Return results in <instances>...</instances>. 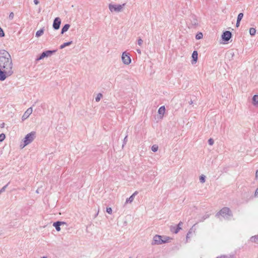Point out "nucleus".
<instances>
[{
  "mask_svg": "<svg viewBox=\"0 0 258 258\" xmlns=\"http://www.w3.org/2000/svg\"><path fill=\"white\" fill-rule=\"evenodd\" d=\"M106 212L109 214H111L112 213V210L111 209V208L110 207H109V208H106Z\"/></svg>",
  "mask_w": 258,
  "mask_h": 258,
  "instance_id": "obj_33",
  "label": "nucleus"
},
{
  "mask_svg": "<svg viewBox=\"0 0 258 258\" xmlns=\"http://www.w3.org/2000/svg\"><path fill=\"white\" fill-rule=\"evenodd\" d=\"M240 22V21H238V20H237L236 24V26L237 27H238L239 26Z\"/></svg>",
  "mask_w": 258,
  "mask_h": 258,
  "instance_id": "obj_39",
  "label": "nucleus"
},
{
  "mask_svg": "<svg viewBox=\"0 0 258 258\" xmlns=\"http://www.w3.org/2000/svg\"><path fill=\"white\" fill-rule=\"evenodd\" d=\"M258 177V170H256L255 173V178H257Z\"/></svg>",
  "mask_w": 258,
  "mask_h": 258,
  "instance_id": "obj_42",
  "label": "nucleus"
},
{
  "mask_svg": "<svg viewBox=\"0 0 258 258\" xmlns=\"http://www.w3.org/2000/svg\"><path fill=\"white\" fill-rule=\"evenodd\" d=\"M66 223L64 222L57 221L54 222L53 226L55 228L56 231H59L60 230V225L64 224Z\"/></svg>",
  "mask_w": 258,
  "mask_h": 258,
  "instance_id": "obj_12",
  "label": "nucleus"
},
{
  "mask_svg": "<svg viewBox=\"0 0 258 258\" xmlns=\"http://www.w3.org/2000/svg\"><path fill=\"white\" fill-rule=\"evenodd\" d=\"M143 40L141 38H139L138 40V45H139L140 46L142 45V44H143Z\"/></svg>",
  "mask_w": 258,
  "mask_h": 258,
  "instance_id": "obj_35",
  "label": "nucleus"
},
{
  "mask_svg": "<svg viewBox=\"0 0 258 258\" xmlns=\"http://www.w3.org/2000/svg\"><path fill=\"white\" fill-rule=\"evenodd\" d=\"M25 146H23L21 148V149H23L24 147H25Z\"/></svg>",
  "mask_w": 258,
  "mask_h": 258,
  "instance_id": "obj_46",
  "label": "nucleus"
},
{
  "mask_svg": "<svg viewBox=\"0 0 258 258\" xmlns=\"http://www.w3.org/2000/svg\"><path fill=\"white\" fill-rule=\"evenodd\" d=\"M208 143H209V145H213L214 144V140L213 139H212V138H210L208 140Z\"/></svg>",
  "mask_w": 258,
  "mask_h": 258,
  "instance_id": "obj_32",
  "label": "nucleus"
},
{
  "mask_svg": "<svg viewBox=\"0 0 258 258\" xmlns=\"http://www.w3.org/2000/svg\"><path fill=\"white\" fill-rule=\"evenodd\" d=\"M203 33L201 32H199V33H197V35H196V38L197 40H199V39H202L203 38Z\"/></svg>",
  "mask_w": 258,
  "mask_h": 258,
  "instance_id": "obj_23",
  "label": "nucleus"
},
{
  "mask_svg": "<svg viewBox=\"0 0 258 258\" xmlns=\"http://www.w3.org/2000/svg\"><path fill=\"white\" fill-rule=\"evenodd\" d=\"M189 104H192L193 103V101L191 100L189 102Z\"/></svg>",
  "mask_w": 258,
  "mask_h": 258,
  "instance_id": "obj_45",
  "label": "nucleus"
},
{
  "mask_svg": "<svg viewBox=\"0 0 258 258\" xmlns=\"http://www.w3.org/2000/svg\"><path fill=\"white\" fill-rule=\"evenodd\" d=\"M127 139V136H126L124 139V144H126V140Z\"/></svg>",
  "mask_w": 258,
  "mask_h": 258,
  "instance_id": "obj_44",
  "label": "nucleus"
},
{
  "mask_svg": "<svg viewBox=\"0 0 258 258\" xmlns=\"http://www.w3.org/2000/svg\"><path fill=\"white\" fill-rule=\"evenodd\" d=\"M169 239V237H163L159 235H156L153 237L151 244L154 245H160L163 243H167Z\"/></svg>",
  "mask_w": 258,
  "mask_h": 258,
  "instance_id": "obj_2",
  "label": "nucleus"
},
{
  "mask_svg": "<svg viewBox=\"0 0 258 258\" xmlns=\"http://www.w3.org/2000/svg\"><path fill=\"white\" fill-rule=\"evenodd\" d=\"M250 240L253 242L258 243V235L252 236L250 238Z\"/></svg>",
  "mask_w": 258,
  "mask_h": 258,
  "instance_id": "obj_21",
  "label": "nucleus"
},
{
  "mask_svg": "<svg viewBox=\"0 0 258 258\" xmlns=\"http://www.w3.org/2000/svg\"><path fill=\"white\" fill-rule=\"evenodd\" d=\"M226 56L229 58H232L234 55V53L232 51H229L226 53Z\"/></svg>",
  "mask_w": 258,
  "mask_h": 258,
  "instance_id": "obj_26",
  "label": "nucleus"
},
{
  "mask_svg": "<svg viewBox=\"0 0 258 258\" xmlns=\"http://www.w3.org/2000/svg\"><path fill=\"white\" fill-rule=\"evenodd\" d=\"M209 216H210L209 214H205L201 218V219L199 220V222H203L205 220L208 218L209 217Z\"/></svg>",
  "mask_w": 258,
  "mask_h": 258,
  "instance_id": "obj_22",
  "label": "nucleus"
},
{
  "mask_svg": "<svg viewBox=\"0 0 258 258\" xmlns=\"http://www.w3.org/2000/svg\"><path fill=\"white\" fill-rule=\"evenodd\" d=\"M198 55V52L197 51H194V52H192V56H191L194 61H195V62L197 61Z\"/></svg>",
  "mask_w": 258,
  "mask_h": 258,
  "instance_id": "obj_17",
  "label": "nucleus"
},
{
  "mask_svg": "<svg viewBox=\"0 0 258 258\" xmlns=\"http://www.w3.org/2000/svg\"><path fill=\"white\" fill-rule=\"evenodd\" d=\"M70 27V24H65L63 27L61 29V34H63L64 33H65L66 32H67L69 28Z\"/></svg>",
  "mask_w": 258,
  "mask_h": 258,
  "instance_id": "obj_13",
  "label": "nucleus"
},
{
  "mask_svg": "<svg viewBox=\"0 0 258 258\" xmlns=\"http://www.w3.org/2000/svg\"><path fill=\"white\" fill-rule=\"evenodd\" d=\"M103 95L101 93H99L97 94V96L95 98V100L96 102H99L101 98L102 97Z\"/></svg>",
  "mask_w": 258,
  "mask_h": 258,
  "instance_id": "obj_25",
  "label": "nucleus"
},
{
  "mask_svg": "<svg viewBox=\"0 0 258 258\" xmlns=\"http://www.w3.org/2000/svg\"><path fill=\"white\" fill-rule=\"evenodd\" d=\"M137 191H135L131 196H130L128 198L126 199V203H132L134 199L135 195H137Z\"/></svg>",
  "mask_w": 258,
  "mask_h": 258,
  "instance_id": "obj_14",
  "label": "nucleus"
},
{
  "mask_svg": "<svg viewBox=\"0 0 258 258\" xmlns=\"http://www.w3.org/2000/svg\"><path fill=\"white\" fill-rule=\"evenodd\" d=\"M258 196V187L256 188L255 191V196Z\"/></svg>",
  "mask_w": 258,
  "mask_h": 258,
  "instance_id": "obj_41",
  "label": "nucleus"
},
{
  "mask_svg": "<svg viewBox=\"0 0 258 258\" xmlns=\"http://www.w3.org/2000/svg\"><path fill=\"white\" fill-rule=\"evenodd\" d=\"M182 224L183 223L180 221L176 226L177 228H181V226L182 225Z\"/></svg>",
  "mask_w": 258,
  "mask_h": 258,
  "instance_id": "obj_38",
  "label": "nucleus"
},
{
  "mask_svg": "<svg viewBox=\"0 0 258 258\" xmlns=\"http://www.w3.org/2000/svg\"><path fill=\"white\" fill-rule=\"evenodd\" d=\"M5 36V33L3 29L0 27V37Z\"/></svg>",
  "mask_w": 258,
  "mask_h": 258,
  "instance_id": "obj_31",
  "label": "nucleus"
},
{
  "mask_svg": "<svg viewBox=\"0 0 258 258\" xmlns=\"http://www.w3.org/2000/svg\"><path fill=\"white\" fill-rule=\"evenodd\" d=\"M191 234V232L190 231H189L188 233L186 234V238L187 239L188 238H190V235Z\"/></svg>",
  "mask_w": 258,
  "mask_h": 258,
  "instance_id": "obj_37",
  "label": "nucleus"
},
{
  "mask_svg": "<svg viewBox=\"0 0 258 258\" xmlns=\"http://www.w3.org/2000/svg\"><path fill=\"white\" fill-rule=\"evenodd\" d=\"M36 138V132H31L28 134L24 138V145H28L31 143Z\"/></svg>",
  "mask_w": 258,
  "mask_h": 258,
  "instance_id": "obj_5",
  "label": "nucleus"
},
{
  "mask_svg": "<svg viewBox=\"0 0 258 258\" xmlns=\"http://www.w3.org/2000/svg\"><path fill=\"white\" fill-rule=\"evenodd\" d=\"M158 146H152L151 150L153 152H155L158 151Z\"/></svg>",
  "mask_w": 258,
  "mask_h": 258,
  "instance_id": "obj_30",
  "label": "nucleus"
},
{
  "mask_svg": "<svg viewBox=\"0 0 258 258\" xmlns=\"http://www.w3.org/2000/svg\"><path fill=\"white\" fill-rule=\"evenodd\" d=\"M6 138V136L4 134H0V142L3 141Z\"/></svg>",
  "mask_w": 258,
  "mask_h": 258,
  "instance_id": "obj_29",
  "label": "nucleus"
},
{
  "mask_svg": "<svg viewBox=\"0 0 258 258\" xmlns=\"http://www.w3.org/2000/svg\"><path fill=\"white\" fill-rule=\"evenodd\" d=\"M181 228H177V226H171L170 231L174 233H177Z\"/></svg>",
  "mask_w": 258,
  "mask_h": 258,
  "instance_id": "obj_15",
  "label": "nucleus"
},
{
  "mask_svg": "<svg viewBox=\"0 0 258 258\" xmlns=\"http://www.w3.org/2000/svg\"><path fill=\"white\" fill-rule=\"evenodd\" d=\"M42 258H47V257H46V256H43V257H42Z\"/></svg>",
  "mask_w": 258,
  "mask_h": 258,
  "instance_id": "obj_47",
  "label": "nucleus"
},
{
  "mask_svg": "<svg viewBox=\"0 0 258 258\" xmlns=\"http://www.w3.org/2000/svg\"><path fill=\"white\" fill-rule=\"evenodd\" d=\"M34 3L35 5H38L39 3V0H34Z\"/></svg>",
  "mask_w": 258,
  "mask_h": 258,
  "instance_id": "obj_40",
  "label": "nucleus"
},
{
  "mask_svg": "<svg viewBox=\"0 0 258 258\" xmlns=\"http://www.w3.org/2000/svg\"><path fill=\"white\" fill-rule=\"evenodd\" d=\"M121 59L123 63L125 64L128 65L131 62V58L125 51L123 52L122 54Z\"/></svg>",
  "mask_w": 258,
  "mask_h": 258,
  "instance_id": "obj_8",
  "label": "nucleus"
},
{
  "mask_svg": "<svg viewBox=\"0 0 258 258\" xmlns=\"http://www.w3.org/2000/svg\"><path fill=\"white\" fill-rule=\"evenodd\" d=\"M165 108L164 106H161L158 111V112L160 115H163L165 113Z\"/></svg>",
  "mask_w": 258,
  "mask_h": 258,
  "instance_id": "obj_18",
  "label": "nucleus"
},
{
  "mask_svg": "<svg viewBox=\"0 0 258 258\" xmlns=\"http://www.w3.org/2000/svg\"><path fill=\"white\" fill-rule=\"evenodd\" d=\"M137 51L138 52V53L139 54H141V51L140 49H137Z\"/></svg>",
  "mask_w": 258,
  "mask_h": 258,
  "instance_id": "obj_43",
  "label": "nucleus"
},
{
  "mask_svg": "<svg viewBox=\"0 0 258 258\" xmlns=\"http://www.w3.org/2000/svg\"><path fill=\"white\" fill-rule=\"evenodd\" d=\"M205 176L202 175L200 177V180L201 183H204L205 182Z\"/></svg>",
  "mask_w": 258,
  "mask_h": 258,
  "instance_id": "obj_27",
  "label": "nucleus"
},
{
  "mask_svg": "<svg viewBox=\"0 0 258 258\" xmlns=\"http://www.w3.org/2000/svg\"><path fill=\"white\" fill-rule=\"evenodd\" d=\"M56 51V50H47L43 51L41 55L36 59V60H39L45 57H48L51 55Z\"/></svg>",
  "mask_w": 258,
  "mask_h": 258,
  "instance_id": "obj_7",
  "label": "nucleus"
},
{
  "mask_svg": "<svg viewBox=\"0 0 258 258\" xmlns=\"http://www.w3.org/2000/svg\"><path fill=\"white\" fill-rule=\"evenodd\" d=\"M129 258H132L131 257H130Z\"/></svg>",
  "mask_w": 258,
  "mask_h": 258,
  "instance_id": "obj_48",
  "label": "nucleus"
},
{
  "mask_svg": "<svg viewBox=\"0 0 258 258\" xmlns=\"http://www.w3.org/2000/svg\"><path fill=\"white\" fill-rule=\"evenodd\" d=\"M125 4H123L122 5H113V4H109V9L111 12H115L117 13L120 12L122 11L123 7L125 6Z\"/></svg>",
  "mask_w": 258,
  "mask_h": 258,
  "instance_id": "obj_6",
  "label": "nucleus"
},
{
  "mask_svg": "<svg viewBox=\"0 0 258 258\" xmlns=\"http://www.w3.org/2000/svg\"><path fill=\"white\" fill-rule=\"evenodd\" d=\"M32 113V107H30L27 109V110L24 112V114L22 117V120L24 121L27 118L29 117L30 115Z\"/></svg>",
  "mask_w": 258,
  "mask_h": 258,
  "instance_id": "obj_11",
  "label": "nucleus"
},
{
  "mask_svg": "<svg viewBox=\"0 0 258 258\" xmlns=\"http://www.w3.org/2000/svg\"><path fill=\"white\" fill-rule=\"evenodd\" d=\"M232 37V33L229 31H226L222 35V39L225 42L228 41Z\"/></svg>",
  "mask_w": 258,
  "mask_h": 258,
  "instance_id": "obj_9",
  "label": "nucleus"
},
{
  "mask_svg": "<svg viewBox=\"0 0 258 258\" xmlns=\"http://www.w3.org/2000/svg\"><path fill=\"white\" fill-rule=\"evenodd\" d=\"M243 17V14L242 13H239L237 16V20H238V21H241Z\"/></svg>",
  "mask_w": 258,
  "mask_h": 258,
  "instance_id": "obj_28",
  "label": "nucleus"
},
{
  "mask_svg": "<svg viewBox=\"0 0 258 258\" xmlns=\"http://www.w3.org/2000/svg\"><path fill=\"white\" fill-rule=\"evenodd\" d=\"M73 42L72 41L68 42H65L60 46V49H63L65 47L70 45Z\"/></svg>",
  "mask_w": 258,
  "mask_h": 258,
  "instance_id": "obj_19",
  "label": "nucleus"
},
{
  "mask_svg": "<svg viewBox=\"0 0 258 258\" xmlns=\"http://www.w3.org/2000/svg\"><path fill=\"white\" fill-rule=\"evenodd\" d=\"M252 103L254 105H258V95H254L252 97Z\"/></svg>",
  "mask_w": 258,
  "mask_h": 258,
  "instance_id": "obj_16",
  "label": "nucleus"
},
{
  "mask_svg": "<svg viewBox=\"0 0 258 258\" xmlns=\"http://www.w3.org/2000/svg\"><path fill=\"white\" fill-rule=\"evenodd\" d=\"M220 216H221L225 219H229V217L233 216V214L229 208L224 207L215 215L217 218Z\"/></svg>",
  "mask_w": 258,
  "mask_h": 258,
  "instance_id": "obj_3",
  "label": "nucleus"
},
{
  "mask_svg": "<svg viewBox=\"0 0 258 258\" xmlns=\"http://www.w3.org/2000/svg\"><path fill=\"white\" fill-rule=\"evenodd\" d=\"M44 33V29H41L37 31L36 33V37H39L41 36Z\"/></svg>",
  "mask_w": 258,
  "mask_h": 258,
  "instance_id": "obj_20",
  "label": "nucleus"
},
{
  "mask_svg": "<svg viewBox=\"0 0 258 258\" xmlns=\"http://www.w3.org/2000/svg\"><path fill=\"white\" fill-rule=\"evenodd\" d=\"M256 33V30L253 28H250L249 29V33L251 35L253 36Z\"/></svg>",
  "mask_w": 258,
  "mask_h": 258,
  "instance_id": "obj_24",
  "label": "nucleus"
},
{
  "mask_svg": "<svg viewBox=\"0 0 258 258\" xmlns=\"http://www.w3.org/2000/svg\"><path fill=\"white\" fill-rule=\"evenodd\" d=\"M8 184L5 185L4 187H3L0 190V193H2L3 192H4L6 190V187H7Z\"/></svg>",
  "mask_w": 258,
  "mask_h": 258,
  "instance_id": "obj_34",
  "label": "nucleus"
},
{
  "mask_svg": "<svg viewBox=\"0 0 258 258\" xmlns=\"http://www.w3.org/2000/svg\"><path fill=\"white\" fill-rule=\"evenodd\" d=\"M189 22H187L189 28H195L199 26V22L195 15H191L189 17Z\"/></svg>",
  "mask_w": 258,
  "mask_h": 258,
  "instance_id": "obj_4",
  "label": "nucleus"
},
{
  "mask_svg": "<svg viewBox=\"0 0 258 258\" xmlns=\"http://www.w3.org/2000/svg\"><path fill=\"white\" fill-rule=\"evenodd\" d=\"M61 24L60 19L58 17L55 18L53 21V28L54 30H58Z\"/></svg>",
  "mask_w": 258,
  "mask_h": 258,
  "instance_id": "obj_10",
  "label": "nucleus"
},
{
  "mask_svg": "<svg viewBox=\"0 0 258 258\" xmlns=\"http://www.w3.org/2000/svg\"><path fill=\"white\" fill-rule=\"evenodd\" d=\"M14 14L13 12H11L9 15V19L12 20L14 18Z\"/></svg>",
  "mask_w": 258,
  "mask_h": 258,
  "instance_id": "obj_36",
  "label": "nucleus"
},
{
  "mask_svg": "<svg viewBox=\"0 0 258 258\" xmlns=\"http://www.w3.org/2000/svg\"><path fill=\"white\" fill-rule=\"evenodd\" d=\"M13 73L11 55L5 50H0V81L5 80Z\"/></svg>",
  "mask_w": 258,
  "mask_h": 258,
  "instance_id": "obj_1",
  "label": "nucleus"
}]
</instances>
